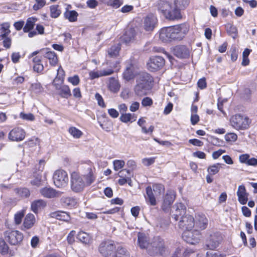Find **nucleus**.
Wrapping results in <instances>:
<instances>
[{"mask_svg":"<svg viewBox=\"0 0 257 257\" xmlns=\"http://www.w3.org/2000/svg\"><path fill=\"white\" fill-rule=\"evenodd\" d=\"M82 167V175L76 171L71 174V188L75 192H81L86 186L92 184L96 179L95 169L91 163L84 164Z\"/></svg>","mask_w":257,"mask_h":257,"instance_id":"1","label":"nucleus"},{"mask_svg":"<svg viewBox=\"0 0 257 257\" xmlns=\"http://www.w3.org/2000/svg\"><path fill=\"white\" fill-rule=\"evenodd\" d=\"M159 10L166 19L175 20L181 18L179 10L167 2L161 1L159 4Z\"/></svg>","mask_w":257,"mask_h":257,"instance_id":"2","label":"nucleus"},{"mask_svg":"<svg viewBox=\"0 0 257 257\" xmlns=\"http://www.w3.org/2000/svg\"><path fill=\"white\" fill-rule=\"evenodd\" d=\"M171 42L183 39L189 30V25L182 24L170 27Z\"/></svg>","mask_w":257,"mask_h":257,"instance_id":"3","label":"nucleus"},{"mask_svg":"<svg viewBox=\"0 0 257 257\" xmlns=\"http://www.w3.org/2000/svg\"><path fill=\"white\" fill-rule=\"evenodd\" d=\"M230 123L236 130H245L249 127L250 120L247 116L236 114L230 118Z\"/></svg>","mask_w":257,"mask_h":257,"instance_id":"4","label":"nucleus"},{"mask_svg":"<svg viewBox=\"0 0 257 257\" xmlns=\"http://www.w3.org/2000/svg\"><path fill=\"white\" fill-rule=\"evenodd\" d=\"M53 180L54 185L57 187L63 188L67 186L68 183V174L62 169L57 170L53 174Z\"/></svg>","mask_w":257,"mask_h":257,"instance_id":"5","label":"nucleus"},{"mask_svg":"<svg viewBox=\"0 0 257 257\" xmlns=\"http://www.w3.org/2000/svg\"><path fill=\"white\" fill-rule=\"evenodd\" d=\"M165 64V59L160 56H151L147 63V69L151 72H156L162 69Z\"/></svg>","mask_w":257,"mask_h":257,"instance_id":"6","label":"nucleus"},{"mask_svg":"<svg viewBox=\"0 0 257 257\" xmlns=\"http://www.w3.org/2000/svg\"><path fill=\"white\" fill-rule=\"evenodd\" d=\"M164 250L165 243L163 239L159 236L155 237L150 243L148 253L152 255L162 254Z\"/></svg>","mask_w":257,"mask_h":257,"instance_id":"7","label":"nucleus"},{"mask_svg":"<svg viewBox=\"0 0 257 257\" xmlns=\"http://www.w3.org/2000/svg\"><path fill=\"white\" fill-rule=\"evenodd\" d=\"M5 239L12 245L20 243L23 239V234L18 230L7 229L4 232Z\"/></svg>","mask_w":257,"mask_h":257,"instance_id":"8","label":"nucleus"},{"mask_svg":"<svg viewBox=\"0 0 257 257\" xmlns=\"http://www.w3.org/2000/svg\"><path fill=\"white\" fill-rule=\"evenodd\" d=\"M116 246L112 240H105L100 243L98 246V251L104 257H111Z\"/></svg>","mask_w":257,"mask_h":257,"instance_id":"9","label":"nucleus"},{"mask_svg":"<svg viewBox=\"0 0 257 257\" xmlns=\"http://www.w3.org/2000/svg\"><path fill=\"white\" fill-rule=\"evenodd\" d=\"M182 237L187 243L195 244L199 242L201 238V233L200 231L195 229L193 230L184 231Z\"/></svg>","mask_w":257,"mask_h":257,"instance_id":"10","label":"nucleus"},{"mask_svg":"<svg viewBox=\"0 0 257 257\" xmlns=\"http://www.w3.org/2000/svg\"><path fill=\"white\" fill-rule=\"evenodd\" d=\"M158 19L153 14H149L144 19L143 28L146 31L152 32L157 27Z\"/></svg>","mask_w":257,"mask_h":257,"instance_id":"11","label":"nucleus"},{"mask_svg":"<svg viewBox=\"0 0 257 257\" xmlns=\"http://www.w3.org/2000/svg\"><path fill=\"white\" fill-rule=\"evenodd\" d=\"M178 225L180 228L184 230V231L192 230L194 227V217L190 215H185L182 216Z\"/></svg>","mask_w":257,"mask_h":257,"instance_id":"12","label":"nucleus"},{"mask_svg":"<svg viewBox=\"0 0 257 257\" xmlns=\"http://www.w3.org/2000/svg\"><path fill=\"white\" fill-rule=\"evenodd\" d=\"M194 219V229L199 231L205 229L208 225V219L202 214H196Z\"/></svg>","mask_w":257,"mask_h":257,"instance_id":"13","label":"nucleus"},{"mask_svg":"<svg viewBox=\"0 0 257 257\" xmlns=\"http://www.w3.org/2000/svg\"><path fill=\"white\" fill-rule=\"evenodd\" d=\"M25 131L21 127H15L9 134V139L12 141L20 142L25 138Z\"/></svg>","mask_w":257,"mask_h":257,"instance_id":"14","label":"nucleus"},{"mask_svg":"<svg viewBox=\"0 0 257 257\" xmlns=\"http://www.w3.org/2000/svg\"><path fill=\"white\" fill-rule=\"evenodd\" d=\"M137 73L136 66H135L132 61H128L127 63L126 68L123 73V78L127 81H130L135 77Z\"/></svg>","mask_w":257,"mask_h":257,"instance_id":"15","label":"nucleus"},{"mask_svg":"<svg viewBox=\"0 0 257 257\" xmlns=\"http://www.w3.org/2000/svg\"><path fill=\"white\" fill-rule=\"evenodd\" d=\"M176 197L175 193L173 190L167 191L164 197L162 205V209L165 212L169 211L170 207Z\"/></svg>","mask_w":257,"mask_h":257,"instance_id":"16","label":"nucleus"},{"mask_svg":"<svg viewBox=\"0 0 257 257\" xmlns=\"http://www.w3.org/2000/svg\"><path fill=\"white\" fill-rule=\"evenodd\" d=\"M173 210L172 211L171 216L175 221L178 220L180 218L186 213V207L182 203H177L173 207Z\"/></svg>","mask_w":257,"mask_h":257,"instance_id":"17","label":"nucleus"},{"mask_svg":"<svg viewBox=\"0 0 257 257\" xmlns=\"http://www.w3.org/2000/svg\"><path fill=\"white\" fill-rule=\"evenodd\" d=\"M221 237L218 233L211 234L207 240L206 246L208 249H214L219 245Z\"/></svg>","mask_w":257,"mask_h":257,"instance_id":"18","label":"nucleus"},{"mask_svg":"<svg viewBox=\"0 0 257 257\" xmlns=\"http://www.w3.org/2000/svg\"><path fill=\"white\" fill-rule=\"evenodd\" d=\"M153 79L152 77L148 73L144 72L140 74L137 80V83H140L142 85L151 88Z\"/></svg>","mask_w":257,"mask_h":257,"instance_id":"19","label":"nucleus"},{"mask_svg":"<svg viewBox=\"0 0 257 257\" xmlns=\"http://www.w3.org/2000/svg\"><path fill=\"white\" fill-rule=\"evenodd\" d=\"M150 243L148 236L144 233L139 232L138 234V244L141 249H146L149 253Z\"/></svg>","mask_w":257,"mask_h":257,"instance_id":"20","label":"nucleus"},{"mask_svg":"<svg viewBox=\"0 0 257 257\" xmlns=\"http://www.w3.org/2000/svg\"><path fill=\"white\" fill-rule=\"evenodd\" d=\"M174 54L179 58H186L189 56V49L184 45L175 46L173 49Z\"/></svg>","mask_w":257,"mask_h":257,"instance_id":"21","label":"nucleus"},{"mask_svg":"<svg viewBox=\"0 0 257 257\" xmlns=\"http://www.w3.org/2000/svg\"><path fill=\"white\" fill-rule=\"evenodd\" d=\"M239 202L242 205L245 204L248 200V194L246 192L243 185H239L236 192Z\"/></svg>","mask_w":257,"mask_h":257,"instance_id":"22","label":"nucleus"},{"mask_svg":"<svg viewBox=\"0 0 257 257\" xmlns=\"http://www.w3.org/2000/svg\"><path fill=\"white\" fill-rule=\"evenodd\" d=\"M159 39L164 43L171 42L170 27H164L159 32Z\"/></svg>","mask_w":257,"mask_h":257,"instance_id":"23","label":"nucleus"},{"mask_svg":"<svg viewBox=\"0 0 257 257\" xmlns=\"http://www.w3.org/2000/svg\"><path fill=\"white\" fill-rule=\"evenodd\" d=\"M113 70L111 69H103L100 71H91L89 75L91 79H94L102 76H108L112 74Z\"/></svg>","mask_w":257,"mask_h":257,"instance_id":"24","label":"nucleus"},{"mask_svg":"<svg viewBox=\"0 0 257 257\" xmlns=\"http://www.w3.org/2000/svg\"><path fill=\"white\" fill-rule=\"evenodd\" d=\"M36 222V218L34 214L29 213L25 216L23 226L22 230L28 229L31 228Z\"/></svg>","mask_w":257,"mask_h":257,"instance_id":"25","label":"nucleus"},{"mask_svg":"<svg viewBox=\"0 0 257 257\" xmlns=\"http://www.w3.org/2000/svg\"><path fill=\"white\" fill-rule=\"evenodd\" d=\"M41 51L44 52V57L49 59L51 65L55 66L57 64L58 58L54 52L49 51L47 49L42 50Z\"/></svg>","mask_w":257,"mask_h":257,"instance_id":"26","label":"nucleus"},{"mask_svg":"<svg viewBox=\"0 0 257 257\" xmlns=\"http://www.w3.org/2000/svg\"><path fill=\"white\" fill-rule=\"evenodd\" d=\"M40 192L43 197L47 198H54L57 195L56 190L51 187H44L40 189Z\"/></svg>","mask_w":257,"mask_h":257,"instance_id":"27","label":"nucleus"},{"mask_svg":"<svg viewBox=\"0 0 257 257\" xmlns=\"http://www.w3.org/2000/svg\"><path fill=\"white\" fill-rule=\"evenodd\" d=\"M146 194L145 196L147 201L149 202L152 206H155L156 204V197L155 193L152 190L151 186H148L146 189Z\"/></svg>","mask_w":257,"mask_h":257,"instance_id":"28","label":"nucleus"},{"mask_svg":"<svg viewBox=\"0 0 257 257\" xmlns=\"http://www.w3.org/2000/svg\"><path fill=\"white\" fill-rule=\"evenodd\" d=\"M108 88L112 92H117L120 88V85L118 80L114 77L110 78L108 84Z\"/></svg>","mask_w":257,"mask_h":257,"instance_id":"29","label":"nucleus"},{"mask_svg":"<svg viewBox=\"0 0 257 257\" xmlns=\"http://www.w3.org/2000/svg\"><path fill=\"white\" fill-rule=\"evenodd\" d=\"M135 31L133 29L127 30L121 37V41L125 44H128L134 40Z\"/></svg>","mask_w":257,"mask_h":257,"instance_id":"30","label":"nucleus"},{"mask_svg":"<svg viewBox=\"0 0 257 257\" xmlns=\"http://www.w3.org/2000/svg\"><path fill=\"white\" fill-rule=\"evenodd\" d=\"M46 205V202L42 199H38L34 201L31 203V209L35 213Z\"/></svg>","mask_w":257,"mask_h":257,"instance_id":"31","label":"nucleus"},{"mask_svg":"<svg viewBox=\"0 0 257 257\" xmlns=\"http://www.w3.org/2000/svg\"><path fill=\"white\" fill-rule=\"evenodd\" d=\"M61 201L64 206L70 208L76 207L77 205V200L73 197H64L62 198Z\"/></svg>","mask_w":257,"mask_h":257,"instance_id":"32","label":"nucleus"},{"mask_svg":"<svg viewBox=\"0 0 257 257\" xmlns=\"http://www.w3.org/2000/svg\"><path fill=\"white\" fill-rule=\"evenodd\" d=\"M77 238L85 244H90L92 241V237L90 234L83 231H80L77 234Z\"/></svg>","mask_w":257,"mask_h":257,"instance_id":"33","label":"nucleus"},{"mask_svg":"<svg viewBox=\"0 0 257 257\" xmlns=\"http://www.w3.org/2000/svg\"><path fill=\"white\" fill-rule=\"evenodd\" d=\"M64 16L70 22H75L77 20L78 14L74 10L69 11L67 9L64 13Z\"/></svg>","mask_w":257,"mask_h":257,"instance_id":"34","label":"nucleus"},{"mask_svg":"<svg viewBox=\"0 0 257 257\" xmlns=\"http://www.w3.org/2000/svg\"><path fill=\"white\" fill-rule=\"evenodd\" d=\"M10 23L5 22L0 25V30H2V34L0 35V41L2 40L3 38L8 36L10 33Z\"/></svg>","mask_w":257,"mask_h":257,"instance_id":"35","label":"nucleus"},{"mask_svg":"<svg viewBox=\"0 0 257 257\" xmlns=\"http://www.w3.org/2000/svg\"><path fill=\"white\" fill-rule=\"evenodd\" d=\"M37 21V19L35 17L29 18L27 20L26 25L23 28V31L25 33H28L31 31L34 28Z\"/></svg>","mask_w":257,"mask_h":257,"instance_id":"36","label":"nucleus"},{"mask_svg":"<svg viewBox=\"0 0 257 257\" xmlns=\"http://www.w3.org/2000/svg\"><path fill=\"white\" fill-rule=\"evenodd\" d=\"M136 119L137 116L135 114L126 112L121 114L119 117L120 120L124 123L132 122L136 121Z\"/></svg>","mask_w":257,"mask_h":257,"instance_id":"37","label":"nucleus"},{"mask_svg":"<svg viewBox=\"0 0 257 257\" xmlns=\"http://www.w3.org/2000/svg\"><path fill=\"white\" fill-rule=\"evenodd\" d=\"M56 88L59 90V94L62 97L68 98L71 95L70 89L67 85H62L60 87L57 86Z\"/></svg>","mask_w":257,"mask_h":257,"instance_id":"38","label":"nucleus"},{"mask_svg":"<svg viewBox=\"0 0 257 257\" xmlns=\"http://www.w3.org/2000/svg\"><path fill=\"white\" fill-rule=\"evenodd\" d=\"M52 217H56L57 219L68 221L70 217L69 215L64 211H57L52 213Z\"/></svg>","mask_w":257,"mask_h":257,"instance_id":"39","label":"nucleus"},{"mask_svg":"<svg viewBox=\"0 0 257 257\" xmlns=\"http://www.w3.org/2000/svg\"><path fill=\"white\" fill-rule=\"evenodd\" d=\"M150 88L146 87L140 83H137L135 88L136 94L138 96H143L147 94L148 90Z\"/></svg>","mask_w":257,"mask_h":257,"instance_id":"40","label":"nucleus"},{"mask_svg":"<svg viewBox=\"0 0 257 257\" xmlns=\"http://www.w3.org/2000/svg\"><path fill=\"white\" fill-rule=\"evenodd\" d=\"M50 16L52 18H57L61 14V11L58 5H53L50 7Z\"/></svg>","mask_w":257,"mask_h":257,"instance_id":"41","label":"nucleus"},{"mask_svg":"<svg viewBox=\"0 0 257 257\" xmlns=\"http://www.w3.org/2000/svg\"><path fill=\"white\" fill-rule=\"evenodd\" d=\"M69 133L75 139H79L83 135V133L74 126H71L68 129Z\"/></svg>","mask_w":257,"mask_h":257,"instance_id":"42","label":"nucleus"},{"mask_svg":"<svg viewBox=\"0 0 257 257\" xmlns=\"http://www.w3.org/2000/svg\"><path fill=\"white\" fill-rule=\"evenodd\" d=\"M221 164L216 163L210 165L207 168V172L209 175H214L218 173L221 167Z\"/></svg>","mask_w":257,"mask_h":257,"instance_id":"43","label":"nucleus"},{"mask_svg":"<svg viewBox=\"0 0 257 257\" xmlns=\"http://www.w3.org/2000/svg\"><path fill=\"white\" fill-rule=\"evenodd\" d=\"M120 49V45L119 44L116 45L111 46L108 50V54L110 57H115L118 55L119 50Z\"/></svg>","mask_w":257,"mask_h":257,"instance_id":"44","label":"nucleus"},{"mask_svg":"<svg viewBox=\"0 0 257 257\" xmlns=\"http://www.w3.org/2000/svg\"><path fill=\"white\" fill-rule=\"evenodd\" d=\"M113 257H130V254L125 248L118 247Z\"/></svg>","mask_w":257,"mask_h":257,"instance_id":"45","label":"nucleus"},{"mask_svg":"<svg viewBox=\"0 0 257 257\" xmlns=\"http://www.w3.org/2000/svg\"><path fill=\"white\" fill-rule=\"evenodd\" d=\"M16 193L21 197L26 198L30 196V191L26 188H20L15 190Z\"/></svg>","mask_w":257,"mask_h":257,"instance_id":"46","label":"nucleus"},{"mask_svg":"<svg viewBox=\"0 0 257 257\" xmlns=\"http://www.w3.org/2000/svg\"><path fill=\"white\" fill-rule=\"evenodd\" d=\"M189 0H175L174 6L180 11L185 9L189 4Z\"/></svg>","mask_w":257,"mask_h":257,"instance_id":"47","label":"nucleus"},{"mask_svg":"<svg viewBox=\"0 0 257 257\" xmlns=\"http://www.w3.org/2000/svg\"><path fill=\"white\" fill-rule=\"evenodd\" d=\"M153 191L156 196L160 195L164 193L165 188L163 185L161 184H155L153 185Z\"/></svg>","mask_w":257,"mask_h":257,"instance_id":"48","label":"nucleus"},{"mask_svg":"<svg viewBox=\"0 0 257 257\" xmlns=\"http://www.w3.org/2000/svg\"><path fill=\"white\" fill-rule=\"evenodd\" d=\"M225 140L227 142H234L237 140V136L233 133H227L225 135Z\"/></svg>","mask_w":257,"mask_h":257,"instance_id":"49","label":"nucleus"},{"mask_svg":"<svg viewBox=\"0 0 257 257\" xmlns=\"http://www.w3.org/2000/svg\"><path fill=\"white\" fill-rule=\"evenodd\" d=\"M114 169L118 171L122 169L125 165V162L123 160H116L113 162Z\"/></svg>","mask_w":257,"mask_h":257,"instance_id":"50","label":"nucleus"},{"mask_svg":"<svg viewBox=\"0 0 257 257\" xmlns=\"http://www.w3.org/2000/svg\"><path fill=\"white\" fill-rule=\"evenodd\" d=\"M20 117L28 121H33L35 119L34 115L31 113H25L24 112H21Z\"/></svg>","mask_w":257,"mask_h":257,"instance_id":"51","label":"nucleus"},{"mask_svg":"<svg viewBox=\"0 0 257 257\" xmlns=\"http://www.w3.org/2000/svg\"><path fill=\"white\" fill-rule=\"evenodd\" d=\"M36 4L33 6V8L35 11H37L44 7L46 4V0H35Z\"/></svg>","mask_w":257,"mask_h":257,"instance_id":"52","label":"nucleus"},{"mask_svg":"<svg viewBox=\"0 0 257 257\" xmlns=\"http://www.w3.org/2000/svg\"><path fill=\"white\" fill-rule=\"evenodd\" d=\"M24 216V211H21L19 212H18L15 215V222L16 224H20L21 222L23 217Z\"/></svg>","mask_w":257,"mask_h":257,"instance_id":"53","label":"nucleus"},{"mask_svg":"<svg viewBox=\"0 0 257 257\" xmlns=\"http://www.w3.org/2000/svg\"><path fill=\"white\" fill-rule=\"evenodd\" d=\"M68 81L73 85L76 86L79 83L80 79L78 75H75L73 76L68 77Z\"/></svg>","mask_w":257,"mask_h":257,"instance_id":"54","label":"nucleus"},{"mask_svg":"<svg viewBox=\"0 0 257 257\" xmlns=\"http://www.w3.org/2000/svg\"><path fill=\"white\" fill-rule=\"evenodd\" d=\"M3 45L6 49H10L12 45V39L10 37L6 36L3 38Z\"/></svg>","mask_w":257,"mask_h":257,"instance_id":"55","label":"nucleus"},{"mask_svg":"<svg viewBox=\"0 0 257 257\" xmlns=\"http://www.w3.org/2000/svg\"><path fill=\"white\" fill-rule=\"evenodd\" d=\"M95 98L97 101V103L99 106L103 108L106 107V105L104 103V100L101 95L99 93H96L95 94Z\"/></svg>","mask_w":257,"mask_h":257,"instance_id":"56","label":"nucleus"},{"mask_svg":"<svg viewBox=\"0 0 257 257\" xmlns=\"http://www.w3.org/2000/svg\"><path fill=\"white\" fill-rule=\"evenodd\" d=\"M31 89L32 91L36 93H39L42 91V86L39 83L32 84Z\"/></svg>","mask_w":257,"mask_h":257,"instance_id":"57","label":"nucleus"},{"mask_svg":"<svg viewBox=\"0 0 257 257\" xmlns=\"http://www.w3.org/2000/svg\"><path fill=\"white\" fill-rule=\"evenodd\" d=\"M155 158H146L142 159V163L146 166L151 165L155 162Z\"/></svg>","mask_w":257,"mask_h":257,"instance_id":"58","label":"nucleus"},{"mask_svg":"<svg viewBox=\"0 0 257 257\" xmlns=\"http://www.w3.org/2000/svg\"><path fill=\"white\" fill-rule=\"evenodd\" d=\"M118 183L120 185H123L125 183H128L129 185L131 186L132 179L131 177L120 178L118 180Z\"/></svg>","mask_w":257,"mask_h":257,"instance_id":"59","label":"nucleus"},{"mask_svg":"<svg viewBox=\"0 0 257 257\" xmlns=\"http://www.w3.org/2000/svg\"><path fill=\"white\" fill-rule=\"evenodd\" d=\"M123 4V0H112L110 7L117 9Z\"/></svg>","mask_w":257,"mask_h":257,"instance_id":"60","label":"nucleus"},{"mask_svg":"<svg viewBox=\"0 0 257 257\" xmlns=\"http://www.w3.org/2000/svg\"><path fill=\"white\" fill-rule=\"evenodd\" d=\"M238 57V52L236 48L233 47L231 49V59L232 61H235Z\"/></svg>","mask_w":257,"mask_h":257,"instance_id":"61","label":"nucleus"},{"mask_svg":"<svg viewBox=\"0 0 257 257\" xmlns=\"http://www.w3.org/2000/svg\"><path fill=\"white\" fill-rule=\"evenodd\" d=\"M225 151L222 149H219L218 150L212 153V156L214 160L218 159L222 154L224 153Z\"/></svg>","mask_w":257,"mask_h":257,"instance_id":"62","label":"nucleus"},{"mask_svg":"<svg viewBox=\"0 0 257 257\" xmlns=\"http://www.w3.org/2000/svg\"><path fill=\"white\" fill-rule=\"evenodd\" d=\"M86 4L89 8L95 9L98 6V3L96 0H88L86 2Z\"/></svg>","mask_w":257,"mask_h":257,"instance_id":"63","label":"nucleus"},{"mask_svg":"<svg viewBox=\"0 0 257 257\" xmlns=\"http://www.w3.org/2000/svg\"><path fill=\"white\" fill-rule=\"evenodd\" d=\"M118 176L120 178L130 177V172L129 170L123 169L118 172Z\"/></svg>","mask_w":257,"mask_h":257,"instance_id":"64","label":"nucleus"}]
</instances>
